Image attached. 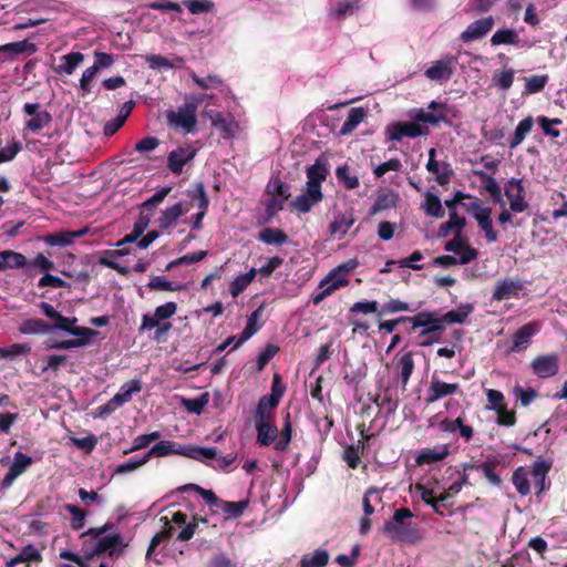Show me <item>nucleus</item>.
I'll use <instances>...</instances> for the list:
<instances>
[{"mask_svg":"<svg viewBox=\"0 0 567 567\" xmlns=\"http://www.w3.org/2000/svg\"><path fill=\"white\" fill-rule=\"evenodd\" d=\"M330 174L329 163L324 156H319L313 165L306 169L307 183L306 192L298 195L290 202L292 209L301 214L309 213L315 205L323 199L321 184Z\"/></svg>","mask_w":567,"mask_h":567,"instance_id":"obj_1","label":"nucleus"},{"mask_svg":"<svg viewBox=\"0 0 567 567\" xmlns=\"http://www.w3.org/2000/svg\"><path fill=\"white\" fill-rule=\"evenodd\" d=\"M412 517L413 513L410 508H398L392 518L384 523L382 532L393 542L416 544L422 539L420 529L415 523L405 522Z\"/></svg>","mask_w":567,"mask_h":567,"instance_id":"obj_2","label":"nucleus"},{"mask_svg":"<svg viewBox=\"0 0 567 567\" xmlns=\"http://www.w3.org/2000/svg\"><path fill=\"white\" fill-rule=\"evenodd\" d=\"M422 328L420 338H426L421 346L427 347L441 340L445 326L441 318L432 311H421L413 316V326L410 331Z\"/></svg>","mask_w":567,"mask_h":567,"instance_id":"obj_3","label":"nucleus"},{"mask_svg":"<svg viewBox=\"0 0 567 567\" xmlns=\"http://www.w3.org/2000/svg\"><path fill=\"white\" fill-rule=\"evenodd\" d=\"M197 103L186 102L177 111H168L167 123L176 128H183L186 133H193L197 124Z\"/></svg>","mask_w":567,"mask_h":567,"instance_id":"obj_4","label":"nucleus"},{"mask_svg":"<svg viewBox=\"0 0 567 567\" xmlns=\"http://www.w3.org/2000/svg\"><path fill=\"white\" fill-rule=\"evenodd\" d=\"M504 195L508 200L511 212L523 213L528 209L529 204L525 199L526 190L522 178L508 179L504 186Z\"/></svg>","mask_w":567,"mask_h":567,"instance_id":"obj_5","label":"nucleus"},{"mask_svg":"<svg viewBox=\"0 0 567 567\" xmlns=\"http://www.w3.org/2000/svg\"><path fill=\"white\" fill-rule=\"evenodd\" d=\"M22 112L30 116L24 123V130L32 133H39L52 122V115L47 110L42 109L40 103H25Z\"/></svg>","mask_w":567,"mask_h":567,"instance_id":"obj_6","label":"nucleus"},{"mask_svg":"<svg viewBox=\"0 0 567 567\" xmlns=\"http://www.w3.org/2000/svg\"><path fill=\"white\" fill-rule=\"evenodd\" d=\"M177 312V303L168 301L155 308L154 313H145L142 316V322L138 327V333L142 334L151 331L157 326L158 321H167Z\"/></svg>","mask_w":567,"mask_h":567,"instance_id":"obj_7","label":"nucleus"},{"mask_svg":"<svg viewBox=\"0 0 567 567\" xmlns=\"http://www.w3.org/2000/svg\"><path fill=\"white\" fill-rule=\"evenodd\" d=\"M197 154V150L190 144L179 145L171 151L167 156V168L173 174H181L184 165L192 162Z\"/></svg>","mask_w":567,"mask_h":567,"instance_id":"obj_8","label":"nucleus"},{"mask_svg":"<svg viewBox=\"0 0 567 567\" xmlns=\"http://www.w3.org/2000/svg\"><path fill=\"white\" fill-rule=\"evenodd\" d=\"M530 367L538 378H551L559 371V357L556 353L538 355L533 359Z\"/></svg>","mask_w":567,"mask_h":567,"instance_id":"obj_9","label":"nucleus"},{"mask_svg":"<svg viewBox=\"0 0 567 567\" xmlns=\"http://www.w3.org/2000/svg\"><path fill=\"white\" fill-rule=\"evenodd\" d=\"M524 289V282L519 278L507 277L499 279L495 284L492 299L495 301H502L509 298H516Z\"/></svg>","mask_w":567,"mask_h":567,"instance_id":"obj_10","label":"nucleus"},{"mask_svg":"<svg viewBox=\"0 0 567 567\" xmlns=\"http://www.w3.org/2000/svg\"><path fill=\"white\" fill-rule=\"evenodd\" d=\"M444 249L458 255V264L462 265L473 261L478 256V251L468 244L466 238L462 237V234H454V238L445 244Z\"/></svg>","mask_w":567,"mask_h":567,"instance_id":"obj_11","label":"nucleus"},{"mask_svg":"<svg viewBox=\"0 0 567 567\" xmlns=\"http://www.w3.org/2000/svg\"><path fill=\"white\" fill-rule=\"evenodd\" d=\"M388 137L391 141H401L404 136L415 138L429 134V128L422 127L415 122H398L386 128Z\"/></svg>","mask_w":567,"mask_h":567,"instance_id":"obj_12","label":"nucleus"},{"mask_svg":"<svg viewBox=\"0 0 567 567\" xmlns=\"http://www.w3.org/2000/svg\"><path fill=\"white\" fill-rule=\"evenodd\" d=\"M540 331V322L530 321L522 326L512 337V352L526 350L532 342V338Z\"/></svg>","mask_w":567,"mask_h":567,"instance_id":"obj_13","label":"nucleus"},{"mask_svg":"<svg viewBox=\"0 0 567 567\" xmlns=\"http://www.w3.org/2000/svg\"><path fill=\"white\" fill-rule=\"evenodd\" d=\"M458 391L460 385L457 383H446L433 375L427 388L425 403L430 405L447 395L457 393Z\"/></svg>","mask_w":567,"mask_h":567,"instance_id":"obj_14","label":"nucleus"},{"mask_svg":"<svg viewBox=\"0 0 567 567\" xmlns=\"http://www.w3.org/2000/svg\"><path fill=\"white\" fill-rule=\"evenodd\" d=\"M95 539V553L100 556L107 555L109 557H117L125 546L123 537L120 534H112L106 536L93 537Z\"/></svg>","mask_w":567,"mask_h":567,"instance_id":"obj_15","label":"nucleus"},{"mask_svg":"<svg viewBox=\"0 0 567 567\" xmlns=\"http://www.w3.org/2000/svg\"><path fill=\"white\" fill-rule=\"evenodd\" d=\"M494 27V18L492 16L472 22L461 34L464 42H470L483 38Z\"/></svg>","mask_w":567,"mask_h":567,"instance_id":"obj_16","label":"nucleus"},{"mask_svg":"<svg viewBox=\"0 0 567 567\" xmlns=\"http://www.w3.org/2000/svg\"><path fill=\"white\" fill-rule=\"evenodd\" d=\"M89 233V228L84 227L79 230H61L58 233L48 234L44 241L49 246L66 247L72 245L75 239L83 237Z\"/></svg>","mask_w":567,"mask_h":567,"instance_id":"obj_17","label":"nucleus"},{"mask_svg":"<svg viewBox=\"0 0 567 567\" xmlns=\"http://www.w3.org/2000/svg\"><path fill=\"white\" fill-rule=\"evenodd\" d=\"M453 61L454 58H445L443 60L435 61L426 71L425 75L430 80L440 82L449 81L453 74Z\"/></svg>","mask_w":567,"mask_h":567,"instance_id":"obj_18","label":"nucleus"},{"mask_svg":"<svg viewBox=\"0 0 567 567\" xmlns=\"http://www.w3.org/2000/svg\"><path fill=\"white\" fill-rule=\"evenodd\" d=\"M187 445L178 444L174 441H159L148 452L145 453L147 461L152 456L164 457L172 454L185 456Z\"/></svg>","mask_w":567,"mask_h":567,"instance_id":"obj_19","label":"nucleus"},{"mask_svg":"<svg viewBox=\"0 0 567 567\" xmlns=\"http://www.w3.org/2000/svg\"><path fill=\"white\" fill-rule=\"evenodd\" d=\"M439 429L442 432L454 433L458 431L460 436L470 442L474 435V429L471 425L464 423L463 417L458 416L454 420L444 419L439 423Z\"/></svg>","mask_w":567,"mask_h":567,"instance_id":"obj_20","label":"nucleus"},{"mask_svg":"<svg viewBox=\"0 0 567 567\" xmlns=\"http://www.w3.org/2000/svg\"><path fill=\"white\" fill-rule=\"evenodd\" d=\"M257 431V443L261 446H268L274 443L278 436V427L270 420L255 419Z\"/></svg>","mask_w":567,"mask_h":567,"instance_id":"obj_21","label":"nucleus"},{"mask_svg":"<svg viewBox=\"0 0 567 567\" xmlns=\"http://www.w3.org/2000/svg\"><path fill=\"white\" fill-rule=\"evenodd\" d=\"M354 221L355 219L351 212L338 214L329 225V234L331 236H339V238H343L353 226Z\"/></svg>","mask_w":567,"mask_h":567,"instance_id":"obj_22","label":"nucleus"},{"mask_svg":"<svg viewBox=\"0 0 567 567\" xmlns=\"http://www.w3.org/2000/svg\"><path fill=\"white\" fill-rule=\"evenodd\" d=\"M188 212L187 208L183 207L182 203H176L171 207L164 209L157 219L158 226L162 230H167L176 224L179 217Z\"/></svg>","mask_w":567,"mask_h":567,"instance_id":"obj_23","label":"nucleus"},{"mask_svg":"<svg viewBox=\"0 0 567 567\" xmlns=\"http://www.w3.org/2000/svg\"><path fill=\"white\" fill-rule=\"evenodd\" d=\"M465 226V217L460 216L457 210H452L449 213V220L440 225L439 236L445 238L451 231L456 235H461Z\"/></svg>","mask_w":567,"mask_h":567,"instance_id":"obj_24","label":"nucleus"},{"mask_svg":"<svg viewBox=\"0 0 567 567\" xmlns=\"http://www.w3.org/2000/svg\"><path fill=\"white\" fill-rule=\"evenodd\" d=\"M264 306H259L251 315L248 317L246 327L243 332L238 337L236 343H234L233 349L239 348L243 343H245L248 339H250L255 333L258 332L260 326L258 324V319L261 316Z\"/></svg>","mask_w":567,"mask_h":567,"instance_id":"obj_25","label":"nucleus"},{"mask_svg":"<svg viewBox=\"0 0 567 567\" xmlns=\"http://www.w3.org/2000/svg\"><path fill=\"white\" fill-rule=\"evenodd\" d=\"M38 51L37 45L29 40L10 42L0 45V53H6L8 56L13 58L21 53L34 54Z\"/></svg>","mask_w":567,"mask_h":567,"instance_id":"obj_26","label":"nucleus"},{"mask_svg":"<svg viewBox=\"0 0 567 567\" xmlns=\"http://www.w3.org/2000/svg\"><path fill=\"white\" fill-rule=\"evenodd\" d=\"M348 285V280L346 278H338V279H331V278H327V279H323L321 282H320V288H322V290L312 296V302L313 305H319L321 301H323L328 296H330L334 290L341 288V287H344Z\"/></svg>","mask_w":567,"mask_h":567,"instance_id":"obj_27","label":"nucleus"},{"mask_svg":"<svg viewBox=\"0 0 567 567\" xmlns=\"http://www.w3.org/2000/svg\"><path fill=\"white\" fill-rule=\"evenodd\" d=\"M258 240L266 245L281 246L289 241V237L280 228L266 227L259 231Z\"/></svg>","mask_w":567,"mask_h":567,"instance_id":"obj_28","label":"nucleus"},{"mask_svg":"<svg viewBox=\"0 0 567 567\" xmlns=\"http://www.w3.org/2000/svg\"><path fill=\"white\" fill-rule=\"evenodd\" d=\"M450 454L447 445L435 446L433 449H426L416 456V463L419 465L432 464L444 460Z\"/></svg>","mask_w":567,"mask_h":567,"instance_id":"obj_29","label":"nucleus"},{"mask_svg":"<svg viewBox=\"0 0 567 567\" xmlns=\"http://www.w3.org/2000/svg\"><path fill=\"white\" fill-rule=\"evenodd\" d=\"M474 173L476 176L480 177V179L482 181V183L484 185L485 190L489 194L492 199L495 203H499V204L504 205L502 188L498 185V183L496 182V179L492 175H488L483 171H475Z\"/></svg>","mask_w":567,"mask_h":567,"instance_id":"obj_30","label":"nucleus"},{"mask_svg":"<svg viewBox=\"0 0 567 567\" xmlns=\"http://www.w3.org/2000/svg\"><path fill=\"white\" fill-rule=\"evenodd\" d=\"M185 456L208 464V461H216L217 450L216 447H203L188 444Z\"/></svg>","mask_w":567,"mask_h":567,"instance_id":"obj_31","label":"nucleus"},{"mask_svg":"<svg viewBox=\"0 0 567 567\" xmlns=\"http://www.w3.org/2000/svg\"><path fill=\"white\" fill-rule=\"evenodd\" d=\"M492 208L489 210H482V215L474 216V219L477 221V225L484 233V236L488 243H495L498 239V234L493 227L492 221Z\"/></svg>","mask_w":567,"mask_h":567,"instance_id":"obj_32","label":"nucleus"},{"mask_svg":"<svg viewBox=\"0 0 567 567\" xmlns=\"http://www.w3.org/2000/svg\"><path fill=\"white\" fill-rule=\"evenodd\" d=\"M42 556L41 553L32 545L28 544L24 546L21 551L7 561V567H16L22 563H31V561H41Z\"/></svg>","mask_w":567,"mask_h":567,"instance_id":"obj_33","label":"nucleus"},{"mask_svg":"<svg viewBox=\"0 0 567 567\" xmlns=\"http://www.w3.org/2000/svg\"><path fill=\"white\" fill-rule=\"evenodd\" d=\"M142 390V382L137 379L131 380L124 383L120 391L113 396L114 403L120 406L132 400L134 393H138Z\"/></svg>","mask_w":567,"mask_h":567,"instance_id":"obj_34","label":"nucleus"},{"mask_svg":"<svg viewBox=\"0 0 567 567\" xmlns=\"http://www.w3.org/2000/svg\"><path fill=\"white\" fill-rule=\"evenodd\" d=\"M60 60L63 62L56 68L59 74L71 75L75 69L84 61V54L81 52H70L62 55Z\"/></svg>","mask_w":567,"mask_h":567,"instance_id":"obj_35","label":"nucleus"},{"mask_svg":"<svg viewBox=\"0 0 567 567\" xmlns=\"http://www.w3.org/2000/svg\"><path fill=\"white\" fill-rule=\"evenodd\" d=\"M50 330L51 326L38 318L25 319L19 326V332L22 334H43Z\"/></svg>","mask_w":567,"mask_h":567,"instance_id":"obj_36","label":"nucleus"},{"mask_svg":"<svg viewBox=\"0 0 567 567\" xmlns=\"http://www.w3.org/2000/svg\"><path fill=\"white\" fill-rule=\"evenodd\" d=\"M1 270L12 268H23L27 265V258L24 255L13 251L3 250L0 251Z\"/></svg>","mask_w":567,"mask_h":567,"instance_id":"obj_37","label":"nucleus"},{"mask_svg":"<svg viewBox=\"0 0 567 567\" xmlns=\"http://www.w3.org/2000/svg\"><path fill=\"white\" fill-rule=\"evenodd\" d=\"M533 126H534V118L532 116H527V117L523 118L516 126L514 135L508 143V147L511 150H514L519 144H522V142L524 141L526 135L532 132Z\"/></svg>","mask_w":567,"mask_h":567,"instance_id":"obj_38","label":"nucleus"},{"mask_svg":"<svg viewBox=\"0 0 567 567\" xmlns=\"http://www.w3.org/2000/svg\"><path fill=\"white\" fill-rule=\"evenodd\" d=\"M365 117V111L363 107H352L347 116V120L343 122L340 133L342 135H348L352 133L357 126L363 121Z\"/></svg>","mask_w":567,"mask_h":567,"instance_id":"obj_39","label":"nucleus"},{"mask_svg":"<svg viewBox=\"0 0 567 567\" xmlns=\"http://www.w3.org/2000/svg\"><path fill=\"white\" fill-rule=\"evenodd\" d=\"M519 42L520 39L516 30L508 28L497 30L491 38L492 45H517Z\"/></svg>","mask_w":567,"mask_h":567,"instance_id":"obj_40","label":"nucleus"},{"mask_svg":"<svg viewBox=\"0 0 567 567\" xmlns=\"http://www.w3.org/2000/svg\"><path fill=\"white\" fill-rule=\"evenodd\" d=\"M178 489L182 492H185V491L196 492L197 494H199L203 497V499L206 502V504L209 505L210 507H216L218 509L219 506H221L223 499H220L212 489L203 488L202 486L196 485V484H186V485L181 486Z\"/></svg>","mask_w":567,"mask_h":567,"instance_id":"obj_41","label":"nucleus"},{"mask_svg":"<svg viewBox=\"0 0 567 567\" xmlns=\"http://www.w3.org/2000/svg\"><path fill=\"white\" fill-rule=\"evenodd\" d=\"M126 254H128V251L122 249L105 250L104 254L99 258V264L124 275L126 274V269L120 266V264H117L115 260Z\"/></svg>","mask_w":567,"mask_h":567,"instance_id":"obj_42","label":"nucleus"},{"mask_svg":"<svg viewBox=\"0 0 567 567\" xmlns=\"http://www.w3.org/2000/svg\"><path fill=\"white\" fill-rule=\"evenodd\" d=\"M361 8V1H339L331 10V16L337 20H343L353 16Z\"/></svg>","mask_w":567,"mask_h":567,"instance_id":"obj_43","label":"nucleus"},{"mask_svg":"<svg viewBox=\"0 0 567 567\" xmlns=\"http://www.w3.org/2000/svg\"><path fill=\"white\" fill-rule=\"evenodd\" d=\"M473 311L472 305H462L456 310H451L444 313L443 316H440L442 322L444 326L452 324V323H463L470 316V313Z\"/></svg>","mask_w":567,"mask_h":567,"instance_id":"obj_44","label":"nucleus"},{"mask_svg":"<svg viewBox=\"0 0 567 567\" xmlns=\"http://www.w3.org/2000/svg\"><path fill=\"white\" fill-rule=\"evenodd\" d=\"M257 269L251 268L248 272L236 277L229 287L230 295L236 298L238 297L255 279Z\"/></svg>","mask_w":567,"mask_h":567,"instance_id":"obj_45","label":"nucleus"},{"mask_svg":"<svg viewBox=\"0 0 567 567\" xmlns=\"http://www.w3.org/2000/svg\"><path fill=\"white\" fill-rule=\"evenodd\" d=\"M398 367L400 369V378L402 381V389H406V384L414 370V360L412 352H405L399 358Z\"/></svg>","mask_w":567,"mask_h":567,"instance_id":"obj_46","label":"nucleus"},{"mask_svg":"<svg viewBox=\"0 0 567 567\" xmlns=\"http://www.w3.org/2000/svg\"><path fill=\"white\" fill-rule=\"evenodd\" d=\"M329 563V553L326 549H316L312 555H305L300 567H324Z\"/></svg>","mask_w":567,"mask_h":567,"instance_id":"obj_47","label":"nucleus"},{"mask_svg":"<svg viewBox=\"0 0 567 567\" xmlns=\"http://www.w3.org/2000/svg\"><path fill=\"white\" fill-rule=\"evenodd\" d=\"M398 194H381L377 197L374 204L370 208V215H375L382 210L394 208L398 204Z\"/></svg>","mask_w":567,"mask_h":567,"instance_id":"obj_48","label":"nucleus"},{"mask_svg":"<svg viewBox=\"0 0 567 567\" xmlns=\"http://www.w3.org/2000/svg\"><path fill=\"white\" fill-rule=\"evenodd\" d=\"M172 192L171 186H165L157 190L153 196L141 204V212L145 214H154V209L165 199V197Z\"/></svg>","mask_w":567,"mask_h":567,"instance_id":"obj_49","label":"nucleus"},{"mask_svg":"<svg viewBox=\"0 0 567 567\" xmlns=\"http://www.w3.org/2000/svg\"><path fill=\"white\" fill-rule=\"evenodd\" d=\"M424 212L427 216L435 218H442L445 215L440 197L430 192L425 194Z\"/></svg>","mask_w":567,"mask_h":567,"instance_id":"obj_50","label":"nucleus"},{"mask_svg":"<svg viewBox=\"0 0 567 567\" xmlns=\"http://www.w3.org/2000/svg\"><path fill=\"white\" fill-rule=\"evenodd\" d=\"M525 80V90L524 94L530 95L542 92L549 81V76L547 74H535L527 78Z\"/></svg>","mask_w":567,"mask_h":567,"instance_id":"obj_51","label":"nucleus"},{"mask_svg":"<svg viewBox=\"0 0 567 567\" xmlns=\"http://www.w3.org/2000/svg\"><path fill=\"white\" fill-rule=\"evenodd\" d=\"M426 169L431 173L436 174V182L441 186L449 184L452 176L454 175V172L449 163L444 164V171L440 173V165L436 159L427 161Z\"/></svg>","mask_w":567,"mask_h":567,"instance_id":"obj_52","label":"nucleus"},{"mask_svg":"<svg viewBox=\"0 0 567 567\" xmlns=\"http://www.w3.org/2000/svg\"><path fill=\"white\" fill-rule=\"evenodd\" d=\"M209 402V393L204 392L199 394L197 398L193 399H183L182 405L187 410V412L192 414L199 415L202 414L203 410Z\"/></svg>","mask_w":567,"mask_h":567,"instance_id":"obj_53","label":"nucleus"},{"mask_svg":"<svg viewBox=\"0 0 567 567\" xmlns=\"http://www.w3.org/2000/svg\"><path fill=\"white\" fill-rule=\"evenodd\" d=\"M248 504V499L239 502H228L223 499L221 506H219L218 509H220L228 518H238L243 516Z\"/></svg>","mask_w":567,"mask_h":567,"instance_id":"obj_54","label":"nucleus"},{"mask_svg":"<svg viewBox=\"0 0 567 567\" xmlns=\"http://www.w3.org/2000/svg\"><path fill=\"white\" fill-rule=\"evenodd\" d=\"M512 482L518 494L526 496L530 493V485L528 474L524 467H518L514 471Z\"/></svg>","mask_w":567,"mask_h":567,"instance_id":"obj_55","label":"nucleus"},{"mask_svg":"<svg viewBox=\"0 0 567 567\" xmlns=\"http://www.w3.org/2000/svg\"><path fill=\"white\" fill-rule=\"evenodd\" d=\"M292 437V424L290 420V414L288 413L285 417L284 426L280 432L279 440L275 443V450L285 452L289 449V444Z\"/></svg>","mask_w":567,"mask_h":567,"instance_id":"obj_56","label":"nucleus"},{"mask_svg":"<svg viewBox=\"0 0 567 567\" xmlns=\"http://www.w3.org/2000/svg\"><path fill=\"white\" fill-rule=\"evenodd\" d=\"M147 288L152 291H178L182 289V286L174 285L164 276H152L147 284Z\"/></svg>","mask_w":567,"mask_h":567,"instance_id":"obj_57","label":"nucleus"},{"mask_svg":"<svg viewBox=\"0 0 567 567\" xmlns=\"http://www.w3.org/2000/svg\"><path fill=\"white\" fill-rule=\"evenodd\" d=\"M64 509L71 514L70 525L72 529H82L85 525L86 513L74 504H65Z\"/></svg>","mask_w":567,"mask_h":567,"instance_id":"obj_58","label":"nucleus"},{"mask_svg":"<svg viewBox=\"0 0 567 567\" xmlns=\"http://www.w3.org/2000/svg\"><path fill=\"white\" fill-rule=\"evenodd\" d=\"M268 395H262L257 404L255 419L261 420H270L274 415V410L279 405V403H270Z\"/></svg>","mask_w":567,"mask_h":567,"instance_id":"obj_59","label":"nucleus"},{"mask_svg":"<svg viewBox=\"0 0 567 567\" xmlns=\"http://www.w3.org/2000/svg\"><path fill=\"white\" fill-rule=\"evenodd\" d=\"M336 176L347 189H354L360 184L358 176L350 175L348 165L337 167Z\"/></svg>","mask_w":567,"mask_h":567,"instance_id":"obj_60","label":"nucleus"},{"mask_svg":"<svg viewBox=\"0 0 567 567\" xmlns=\"http://www.w3.org/2000/svg\"><path fill=\"white\" fill-rule=\"evenodd\" d=\"M401 311H412L410 305L405 301H401L399 299H390L385 303L382 305L379 316L392 315Z\"/></svg>","mask_w":567,"mask_h":567,"instance_id":"obj_61","label":"nucleus"},{"mask_svg":"<svg viewBox=\"0 0 567 567\" xmlns=\"http://www.w3.org/2000/svg\"><path fill=\"white\" fill-rule=\"evenodd\" d=\"M183 4L192 14H199L213 11L215 4L210 0H184Z\"/></svg>","mask_w":567,"mask_h":567,"instance_id":"obj_62","label":"nucleus"},{"mask_svg":"<svg viewBox=\"0 0 567 567\" xmlns=\"http://www.w3.org/2000/svg\"><path fill=\"white\" fill-rule=\"evenodd\" d=\"M31 352V347L28 343H14L9 347L0 348L1 358L14 359L19 355H24Z\"/></svg>","mask_w":567,"mask_h":567,"instance_id":"obj_63","label":"nucleus"},{"mask_svg":"<svg viewBox=\"0 0 567 567\" xmlns=\"http://www.w3.org/2000/svg\"><path fill=\"white\" fill-rule=\"evenodd\" d=\"M208 115H209L213 126H215L217 130H219L224 134L225 137L231 136L230 123L223 115V113L217 112V111H210L208 113Z\"/></svg>","mask_w":567,"mask_h":567,"instance_id":"obj_64","label":"nucleus"}]
</instances>
